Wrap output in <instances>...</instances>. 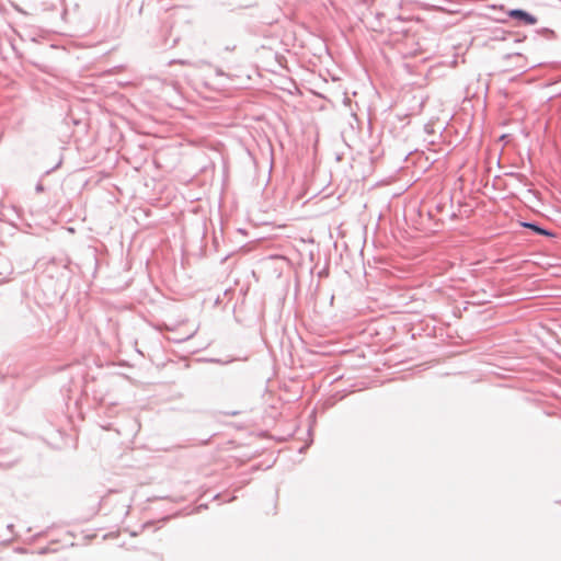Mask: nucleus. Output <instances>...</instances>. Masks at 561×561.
<instances>
[{
  "label": "nucleus",
  "mask_w": 561,
  "mask_h": 561,
  "mask_svg": "<svg viewBox=\"0 0 561 561\" xmlns=\"http://www.w3.org/2000/svg\"><path fill=\"white\" fill-rule=\"evenodd\" d=\"M507 14L510 18L522 21L527 25H534L537 23V18L535 15L522 9H512Z\"/></svg>",
  "instance_id": "nucleus-1"
},
{
  "label": "nucleus",
  "mask_w": 561,
  "mask_h": 561,
  "mask_svg": "<svg viewBox=\"0 0 561 561\" xmlns=\"http://www.w3.org/2000/svg\"><path fill=\"white\" fill-rule=\"evenodd\" d=\"M523 226L525 228H528V229L535 231L539 236H548V237H552L553 236L552 232H550L549 230L540 227L537 222H524Z\"/></svg>",
  "instance_id": "nucleus-2"
},
{
  "label": "nucleus",
  "mask_w": 561,
  "mask_h": 561,
  "mask_svg": "<svg viewBox=\"0 0 561 561\" xmlns=\"http://www.w3.org/2000/svg\"><path fill=\"white\" fill-rule=\"evenodd\" d=\"M35 191H36V193L44 192V186H43V184L41 182L36 184Z\"/></svg>",
  "instance_id": "nucleus-3"
},
{
  "label": "nucleus",
  "mask_w": 561,
  "mask_h": 561,
  "mask_svg": "<svg viewBox=\"0 0 561 561\" xmlns=\"http://www.w3.org/2000/svg\"><path fill=\"white\" fill-rule=\"evenodd\" d=\"M233 48H234V46H233V47L228 46L226 49H227V50H232Z\"/></svg>",
  "instance_id": "nucleus-4"
}]
</instances>
